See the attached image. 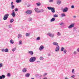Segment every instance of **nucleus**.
<instances>
[{
	"instance_id": "obj_1",
	"label": "nucleus",
	"mask_w": 79,
	"mask_h": 79,
	"mask_svg": "<svg viewBox=\"0 0 79 79\" xmlns=\"http://www.w3.org/2000/svg\"><path fill=\"white\" fill-rule=\"evenodd\" d=\"M36 60V58L35 57H32L29 59V61L30 63H34Z\"/></svg>"
},
{
	"instance_id": "obj_52",
	"label": "nucleus",
	"mask_w": 79,
	"mask_h": 79,
	"mask_svg": "<svg viewBox=\"0 0 79 79\" xmlns=\"http://www.w3.org/2000/svg\"><path fill=\"white\" fill-rule=\"evenodd\" d=\"M47 73H45L44 74V76H46V75H47Z\"/></svg>"
},
{
	"instance_id": "obj_20",
	"label": "nucleus",
	"mask_w": 79,
	"mask_h": 79,
	"mask_svg": "<svg viewBox=\"0 0 79 79\" xmlns=\"http://www.w3.org/2000/svg\"><path fill=\"white\" fill-rule=\"evenodd\" d=\"M35 10L36 13H39V11L38 10H39V9H38V8H36L35 9Z\"/></svg>"
},
{
	"instance_id": "obj_47",
	"label": "nucleus",
	"mask_w": 79,
	"mask_h": 79,
	"mask_svg": "<svg viewBox=\"0 0 79 79\" xmlns=\"http://www.w3.org/2000/svg\"><path fill=\"white\" fill-rule=\"evenodd\" d=\"M10 76H11V75L10 73H8L7 75V76H8V77H10Z\"/></svg>"
},
{
	"instance_id": "obj_15",
	"label": "nucleus",
	"mask_w": 79,
	"mask_h": 79,
	"mask_svg": "<svg viewBox=\"0 0 79 79\" xmlns=\"http://www.w3.org/2000/svg\"><path fill=\"white\" fill-rule=\"evenodd\" d=\"M55 18H53L51 19L50 22H53L54 21H55Z\"/></svg>"
},
{
	"instance_id": "obj_11",
	"label": "nucleus",
	"mask_w": 79,
	"mask_h": 79,
	"mask_svg": "<svg viewBox=\"0 0 79 79\" xmlns=\"http://www.w3.org/2000/svg\"><path fill=\"white\" fill-rule=\"evenodd\" d=\"M23 73H26L27 72V68H24L22 70Z\"/></svg>"
},
{
	"instance_id": "obj_48",
	"label": "nucleus",
	"mask_w": 79,
	"mask_h": 79,
	"mask_svg": "<svg viewBox=\"0 0 79 79\" xmlns=\"http://www.w3.org/2000/svg\"><path fill=\"white\" fill-rule=\"evenodd\" d=\"M74 69H73L72 71V73L74 74Z\"/></svg>"
},
{
	"instance_id": "obj_23",
	"label": "nucleus",
	"mask_w": 79,
	"mask_h": 79,
	"mask_svg": "<svg viewBox=\"0 0 79 79\" xmlns=\"http://www.w3.org/2000/svg\"><path fill=\"white\" fill-rule=\"evenodd\" d=\"M25 5H26V6H27V7H29L30 6L29 5V4L28 3H27L25 4Z\"/></svg>"
},
{
	"instance_id": "obj_53",
	"label": "nucleus",
	"mask_w": 79,
	"mask_h": 79,
	"mask_svg": "<svg viewBox=\"0 0 79 79\" xmlns=\"http://www.w3.org/2000/svg\"><path fill=\"white\" fill-rule=\"evenodd\" d=\"M2 67V64H0V68Z\"/></svg>"
},
{
	"instance_id": "obj_5",
	"label": "nucleus",
	"mask_w": 79,
	"mask_h": 79,
	"mask_svg": "<svg viewBox=\"0 0 79 79\" xmlns=\"http://www.w3.org/2000/svg\"><path fill=\"white\" fill-rule=\"evenodd\" d=\"M74 26V24L72 23L70 25L69 27H68L69 29H71V28H72V27H73Z\"/></svg>"
},
{
	"instance_id": "obj_49",
	"label": "nucleus",
	"mask_w": 79,
	"mask_h": 79,
	"mask_svg": "<svg viewBox=\"0 0 79 79\" xmlns=\"http://www.w3.org/2000/svg\"><path fill=\"white\" fill-rule=\"evenodd\" d=\"M75 77V76L74 75H73V76H71V77L72 78H74Z\"/></svg>"
},
{
	"instance_id": "obj_57",
	"label": "nucleus",
	"mask_w": 79,
	"mask_h": 79,
	"mask_svg": "<svg viewBox=\"0 0 79 79\" xmlns=\"http://www.w3.org/2000/svg\"><path fill=\"white\" fill-rule=\"evenodd\" d=\"M37 63H38V62H39V63H40V61H37Z\"/></svg>"
},
{
	"instance_id": "obj_26",
	"label": "nucleus",
	"mask_w": 79,
	"mask_h": 79,
	"mask_svg": "<svg viewBox=\"0 0 79 79\" xmlns=\"http://www.w3.org/2000/svg\"><path fill=\"white\" fill-rule=\"evenodd\" d=\"M40 40V37H38L36 39V40Z\"/></svg>"
},
{
	"instance_id": "obj_17",
	"label": "nucleus",
	"mask_w": 79,
	"mask_h": 79,
	"mask_svg": "<svg viewBox=\"0 0 79 79\" xmlns=\"http://www.w3.org/2000/svg\"><path fill=\"white\" fill-rule=\"evenodd\" d=\"M31 34H30V33H27L26 34V37H29V36H30V35Z\"/></svg>"
},
{
	"instance_id": "obj_41",
	"label": "nucleus",
	"mask_w": 79,
	"mask_h": 79,
	"mask_svg": "<svg viewBox=\"0 0 79 79\" xmlns=\"http://www.w3.org/2000/svg\"><path fill=\"white\" fill-rule=\"evenodd\" d=\"M49 2L50 3H52V2H53V0H49Z\"/></svg>"
},
{
	"instance_id": "obj_14",
	"label": "nucleus",
	"mask_w": 79,
	"mask_h": 79,
	"mask_svg": "<svg viewBox=\"0 0 79 79\" xmlns=\"http://www.w3.org/2000/svg\"><path fill=\"white\" fill-rule=\"evenodd\" d=\"M53 44L54 45H56V46H58L59 45H58V44L57 42H54L53 43Z\"/></svg>"
},
{
	"instance_id": "obj_29",
	"label": "nucleus",
	"mask_w": 79,
	"mask_h": 79,
	"mask_svg": "<svg viewBox=\"0 0 79 79\" xmlns=\"http://www.w3.org/2000/svg\"><path fill=\"white\" fill-rule=\"evenodd\" d=\"M14 21V19H10V23H13Z\"/></svg>"
},
{
	"instance_id": "obj_40",
	"label": "nucleus",
	"mask_w": 79,
	"mask_h": 79,
	"mask_svg": "<svg viewBox=\"0 0 79 79\" xmlns=\"http://www.w3.org/2000/svg\"><path fill=\"white\" fill-rule=\"evenodd\" d=\"M64 24V23L63 22H61V23H59V24L60 25H61V26H63Z\"/></svg>"
},
{
	"instance_id": "obj_19",
	"label": "nucleus",
	"mask_w": 79,
	"mask_h": 79,
	"mask_svg": "<svg viewBox=\"0 0 79 79\" xmlns=\"http://www.w3.org/2000/svg\"><path fill=\"white\" fill-rule=\"evenodd\" d=\"M30 76V74L29 73H27L25 75L26 77H29V76Z\"/></svg>"
},
{
	"instance_id": "obj_56",
	"label": "nucleus",
	"mask_w": 79,
	"mask_h": 79,
	"mask_svg": "<svg viewBox=\"0 0 79 79\" xmlns=\"http://www.w3.org/2000/svg\"><path fill=\"white\" fill-rule=\"evenodd\" d=\"M48 56H51V54H48Z\"/></svg>"
},
{
	"instance_id": "obj_55",
	"label": "nucleus",
	"mask_w": 79,
	"mask_h": 79,
	"mask_svg": "<svg viewBox=\"0 0 79 79\" xmlns=\"http://www.w3.org/2000/svg\"><path fill=\"white\" fill-rule=\"evenodd\" d=\"M74 18H76V16H73Z\"/></svg>"
},
{
	"instance_id": "obj_51",
	"label": "nucleus",
	"mask_w": 79,
	"mask_h": 79,
	"mask_svg": "<svg viewBox=\"0 0 79 79\" xmlns=\"http://www.w3.org/2000/svg\"><path fill=\"white\" fill-rule=\"evenodd\" d=\"M71 8H74V6L72 5L71 6Z\"/></svg>"
},
{
	"instance_id": "obj_12",
	"label": "nucleus",
	"mask_w": 79,
	"mask_h": 79,
	"mask_svg": "<svg viewBox=\"0 0 79 79\" xmlns=\"http://www.w3.org/2000/svg\"><path fill=\"white\" fill-rule=\"evenodd\" d=\"M28 53L30 54L31 55V56H32V55H33V54H34V52H33V51H28Z\"/></svg>"
},
{
	"instance_id": "obj_38",
	"label": "nucleus",
	"mask_w": 79,
	"mask_h": 79,
	"mask_svg": "<svg viewBox=\"0 0 79 79\" xmlns=\"http://www.w3.org/2000/svg\"><path fill=\"white\" fill-rule=\"evenodd\" d=\"M1 51L2 52H5V49L4 48H3L1 49Z\"/></svg>"
},
{
	"instance_id": "obj_36",
	"label": "nucleus",
	"mask_w": 79,
	"mask_h": 79,
	"mask_svg": "<svg viewBox=\"0 0 79 79\" xmlns=\"http://www.w3.org/2000/svg\"><path fill=\"white\" fill-rule=\"evenodd\" d=\"M65 14L64 13H63L61 14V16L62 17H64V16H65Z\"/></svg>"
},
{
	"instance_id": "obj_30",
	"label": "nucleus",
	"mask_w": 79,
	"mask_h": 79,
	"mask_svg": "<svg viewBox=\"0 0 79 79\" xmlns=\"http://www.w3.org/2000/svg\"><path fill=\"white\" fill-rule=\"evenodd\" d=\"M10 42L12 44H14V41H12V40H10Z\"/></svg>"
},
{
	"instance_id": "obj_18",
	"label": "nucleus",
	"mask_w": 79,
	"mask_h": 79,
	"mask_svg": "<svg viewBox=\"0 0 79 79\" xmlns=\"http://www.w3.org/2000/svg\"><path fill=\"white\" fill-rule=\"evenodd\" d=\"M44 11V10L43 9L40 10L38 11V13H42Z\"/></svg>"
},
{
	"instance_id": "obj_42",
	"label": "nucleus",
	"mask_w": 79,
	"mask_h": 79,
	"mask_svg": "<svg viewBox=\"0 0 79 79\" xmlns=\"http://www.w3.org/2000/svg\"><path fill=\"white\" fill-rule=\"evenodd\" d=\"M73 54L74 55H76V54H77V52L76 51H74Z\"/></svg>"
},
{
	"instance_id": "obj_54",
	"label": "nucleus",
	"mask_w": 79,
	"mask_h": 79,
	"mask_svg": "<svg viewBox=\"0 0 79 79\" xmlns=\"http://www.w3.org/2000/svg\"><path fill=\"white\" fill-rule=\"evenodd\" d=\"M77 52H79V48H78L77 49Z\"/></svg>"
},
{
	"instance_id": "obj_10",
	"label": "nucleus",
	"mask_w": 79,
	"mask_h": 79,
	"mask_svg": "<svg viewBox=\"0 0 79 79\" xmlns=\"http://www.w3.org/2000/svg\"><path fill=\"white\" fill-rule=\"evenodd\" d=\"M44 47L43 46L41 45L39 48V50H40V51H42L43 49H44Z\"/></svg>"
},
{
	"instance_id": "obj_27",
	"label": "nucleus",
	"mask_w": 79,
	"mask_h": 79,
	"mask_svg": "<svg viewBox=\"0 0 79 79\" xmlns=\"http://www.w3.org/2000/svg\"><path fill=\"white\" fill-rule=\"evenodd\" d=\"M52 7H48L47 8L48 9V10H51L52 9Z\"/></svg>"
},
{
	"instance_id": "obj_25",
	"label": "nucleus",
	"mask_w": 79,
	"mask_h": 79,
	"mask_svg": "<svg viewBox=\"0 0 79 79\" xmlns=\"http://www.w3.org/2000/svg\"><path fill=\"white\" fill-rule=\"evenodd\" d=\"M16 2H17V3L21 2V0H16Z\"/></svg>"
},
{
	"instance_id": "obj_43",
	"label": "nucleus",
	"mask_w": 79,
	"mask_h": 79,
	"mask_svg": "<svg viewBox=\"0 0 79 79\" xmlns=\"http://www.w3.org/2000/svg\"><path fill=\"white\" fill-rule=\"evenodd\" d=\"M15 11H18V9L17 8H15Z\"/></svg>"
},
{
	"instance_id": "obj_46",
	"label": "nucleus",
	"mask_w": 79,
	"mask_h": 79,
	"mask_svg": "<svg viewBox=\"0 0 79 79\" xmlns=\"http://www.w3.org/2000/svg\"><path fill=\"white\" fill-rule=\"evenodd\" d=\"M16 50V48H14L12 49V51L13 52H15Z\"/></svg>"
},
{
	"instance_id": "obj_33",
	"label": "nucleus",
	"mask_w": 79,
	"mask_h": 79,
	"mask_svg": "<svg viewBox=\"0 0 79 79\" xmlns=\"http://www.w3.org/2000/svg\"><path fill=\"white\" fill-rule=\"evenodd\" d=\"M11 9H14V8H15V5L11 6Z\"/></svg>"
},
{
	"instance_id": "obj_44",
	"label": "nucleus",
	"mask_w": 79,
	"mask_h": 79,
	"mask_svg": "<svg viewBox=\"0 0 79 79\" xmlns=\"http://www.w3.org/2000/svg\"><path fill=\"white\" fill-rule=\"evenodd\" d=\"M66 52H67V51H66V50H64V53L65 54H66Z\"/></svg>"
},
{
	"instance_id": "obj_50",
	"label": "nucleus",
	"mask_w": 79,
	"mask_h": 79,
	"mask_svg": "<svg viewBox=\"0 0 79 79\" xmlns=\"http://www.w3.org/2000/svg\"><path fill=\"white\" fill-rule=\"evenodd\" d=\"M13 6V2H12L10 4V6Z\"/></svg>"
},
{
	"instance_id": "obj_9",
	"label": "nucleus",
	"mask_w": 79,
	"mask_h": 79,
	"mask_svg": "<svg viewBox=\"0 0 79 79\" xmlns=\"http://www.w3.org/2000/svg\"><path fill=\"white\" fill-rule=\"evenodd\" d=\"M48 35H49V37H51L53 38L54 37V35L53 34H51L50 33H49L48 34Z\"/></svg>"
},
{
	"instance_id": "obj_37",
	"label": "nucleus",
	"mask_w": 79,
	"mask_h": 79,
	"mask_svg": "<svg viewBox=\"0 0 79 79\" xmlns=\"http://www.w3.org/2000/svg\"><path fill=\"white\" fill-rule=\"evenodd\" d=\"M64 48L63 47H62L61 48V52H63V50H64Z\"/></svg>"
},
{
	"instance_id": "obj_32",
	"label": "nucleus",
	"mask_w": 79,
	"mask_h": 79,
	"mask_svg": "<svg viewBox=\"0 0 79 79\" xmlns=\"http://www.w3.org/2000/svg\"><path fill=\"white\" fill-rule=\"evenodd\" d=\"M54 18H56V17H58V15L56 14H55L53 15Z\"/></svg>"
},
{
	"instance_id": "obj_8",
	"label": "nucleus",
	"mask_w": 79,
	"mask_h": 79,
	"mask_svg": "<svg viewBox=\"0 0 79 79\" xmlns=\"http://www.w3.org/2000/svg\"><path fill=\"white\" fill-rule=\"evenodd\" d=\"M12 13L11 14V15L13 17H15V16H16L15 11L14 10H13L12 11Z\"/></svg>"
},
{
	"instance_id": "obj_6",
	"label": "nucleus",
	"mask_w": 79,
	"mask_h": 79,
	"mask_svg": "<svg viewBox=\"0 0 79 79\" xmlns=\"http://www.w3.org/2000/svg\"><path fill=\"white\" fill-rule=\"evenodd\" d=\"M74 26V24L72 23L70 25L69 27H68L69 29H71V28H72V27H73Z\"/></svg>"
},
{
	"instance_id": "obj_28",
	"label": "nucleus",
	"mask_w": 79,
	"mask_h": 79,
	"mask_svg": "<svg viewBox=\"0 0 79 79\" xmlns=\"http://www.w3.org/2000/svg\"><path fill=\"white\" fill-rule=\"evenodd\" d=\"M21 36H22L20 34H19L18 35V39H19V38H20V37H21Z\"/></svg>"
},
{
	"instance_id": "obj_7",
	"label": "nucleus",
	"mask_w": 79,
	"mask_h": 79,
	"mask_svg": "<svg viewBox=\"0 0 79 79\" xmlns=\"http://www.w3.org/2000/svg\"><path fill=\"white\" fill-rule=\"evenodd\" d=\"M60 50V46H57L55 48V52H58L59 50Z\"/></svg>"
},
{
	"instance_id": "obj_31",
	"label": "nucleus",
	"mask_w": 79,
	"mask_h": 79,
	"mask_svg": "<svg viewBox=\"0 0 79 79\" xmlns=\"http://www.w3.org/2000/svg\"><path fill=\"white\" fill-rule=\"evenodd\" d=\"M41 4H40V2L36 3V5H37V6H40Z\"/></svg>"
},
{
	"instance_id": "obj_22",
	"label": "nucleus",
	"mask_w": 79,
	"mask_h": 79,
	"mask_svg": "<svg viewBox=\"0 0 79 79\" xmlns=\"http://www.w3.org/2000/svg\"><path fill=\"white\" fill-rule=\"evenodd\" d=\"M58 36H60L61 35V33H60V32H58L57 34H56Z\"/></svg>"
},
{
	"instance_id": "obj_34",
	"label": "nucleus",
	"mask_w": 79,
	"mask_h": 79,
	"mask_svg": "<svg viewBox=\"0 0 79 79\" xmlns=\"http://www.w3.org/2000/svg\"><path fill=\"white\" fill-rule=\"evenodd\" d=\"M8 49L6 48L5 49V52H8Z\"/></svg>"
},
{
	"instance_id": "obj_21",
	"label": "nucleus",
	"mask_w": 79,
	"mask_h": 79,
	"mask_svg": "<svg viewBox=\"0 0 79 79\" xmlns=\"http://www.w3.org/2000/svg\"><path fill=\"white\" fill-rule=\"evenodd\" d=\"M57 3L58 5H60L61 4V1H57Z\"/></svg>"
},
{
	"instance_id": "obj_13",
	"label": "nucleus",
	"mask_w": 79,
	"mask_h": 79,
	"mask_svg": "<svg viewBox=\"0 0 79 79\" xmlns=\"http://www.w3.org/2000/svg\"><path fill=\"white\" fill-rule=\"evenodd\" d=\"M51 11L52 13H55V8L54 7H52L51 9Z\"/></svg>"
},
{
	"instance_id": "obj_35",
	"label": "nucleus",
	"mask_w": 79,
	"mask_h": 79,
	"mask_svg": "<svg viewBox=\"0 0 79 79\" xmlns=\"http://www.w3.org/2000/svg\"><path fill=\"white\" fill-rule=\"evenodd\" d=\"M32 18L30 17L28 19V21H32Z\"/></svg>"
},
{
	"instance_id": "obj_24",
	"label": "nucleus",
	"mask_w": 79,
	"mask_h": 79,
	"mask_svg": "<svg viewBox=\"0 0 79 79\" xmlns=\"http://www.w3.org/2000/svg\"><path fill=\"white\" fill-rule=\"evenodd\" d=\"M23 44V43L22 42V41L20 40L19 42V45H22Z\"/></svg>"
},
{
	"instance_id": "obj_16",
	"label": "nucleus",
	"mask_w": 79,
	"mask_h": 79,
	"mask_svg": "<svg viewBox=\"0 0 79 79\" xmlns=\"http://www.w3.org/2000/svg\"><path fill=\"white\" fill-rule=\"evenodd\" d=\"M5 76L4 75H2L0 76V79H2V78H5Z\"/></svg>"
},
{
	"instance_id": "obj_39",
	"label": "nucleus",
	"mask_w": 79,
	"mask_h": 79,
	"mask_svg": "<svg viewBox=\"0 0 79 79\" xmlns=\"http://www.w3.org/2000/svg\"><path fill=\"white\" fill-rule=\"evenodd\" d=\"M40 60H44V57H40Z\"/></svg>"
},
{
	"instance_id": "obj_2",
	"label": "nucleus",
	"mask_w": 79,
	"mask_h": 79,
	"mask_svg": "<svg viewBox=\"0 0 79 79\" xmlns=\"http://www.w3.org/2000/svg\"><path fill=\"white\" fill-rule=\"evenodd\" d=\"M9 16V14H6L4 16L3 18V20H6L7 19H8V17Z\"/></svg>"
},
{
	"instance_id": "obj_4",
	"label": "nucleus",
	"mask_w": 79,
	"mask_h": 79,
	"mask_svg": "<svg viewBox=\"0 0 79 79\" xmlns=\"http://www.w3.org/2000/svg\"><path fill=\"white\" fill-rule=\"evenodd\" d=\"M32 11L31 10H28L26 11L25 13L28 15H31L32 14Z\"/></svg>"
},
{
	"instance_id": "obj_45",
	"label": "nucleus",
	"mask_w": 79,
	"mask_h": 79,
	"mask_svg": "<svg viewBox=\"0 0 79 79\" xmlns=\"http://www.w3.org/2000/svg\"><path fill=\"white\" fill-rule=\"evenodd\" d=\"M9 28H10V29L11 28V25H10L8 26Z\"/></svg>"
},
{
	"instance_id": "obj_3",
	"label": "nucleus",
	"mask_w": 79,
	"mask_h": 79,
	"mask_svg": "<svg viewBox=\"0 0 79 79\" xmlns=\"http://www.w3.org/2000/svg\"><path fill=\"white\" fill-rule=\"evenodd\" d=\"M68 8L67 7H66L64 9H62V11L63 13H66L68 11Z\"/></svg>"
}]
</instances>
